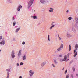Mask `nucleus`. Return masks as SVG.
<instances>
[{"label":"nucleus","mask_w":78,"mask_h":78,"mask_svg":"<svg viewBox=\"0 0 78 78\" xmlns=\"http://www.w3.org/2000/svg\"><path fill=\"white\" fill-rule=\"evenodd\" d=\"M54 23H56L53 22L51 24V25L52 26L49 28L50 30H52V28H53V27L55 26V25H54Z\"/></svg>","instance_id":"7ed1b4c3"},{"label":"nucleus","mask_w":78,"mask_h":78,"mask_svg":"<svg viewBox=\"0 0 78 78\" xmlns=\"http://www.w3.org/2000/svg\"><path fill=\"white\" fill-rule=\"evenodd\" d=\"M66 12H67V13H68V12H69V10H67L66 11Z\"/></svg>","instance_id":"e433bc0d"},{"label":"nucleus","mask_w":78,"mask_h":78,"mask_svg":"<svg viewBox=\"0 0 78 78\" xmlns=\"http://www.w3.org/2000/svg\"><path fill=\"white\" fill-rule=\"evenodd\" d=\"M70 53H68L67 55V56H68V57H69V55H70Z\"/></svg>","instance_id":"c9c22d12"},{"label":"nucleus","mask_w":78,"mask_h":78,"mask_svg":"<svg viewBox=\"0 0 78 78\" xmlns=\"http://www.w3.org/2000/svg\"><path fill=\"white\" fill-rule=\"evenodd\" d=\"M25 42H23L22 43L23 45H25Z\"/></svg>","instance_id":"72a5a7b5"},{"label":"nucleus","mask_w":78,"mask_h":78,"mask_svg":"<svg viewBox=\"0 0 78 78\" xmlns=\"http://www.w3.org/2000/svg\"><path fill=\"white\" fill-rule=\"evenodd\" d=\"M54 62L55 64H57V63H58L57 61H56V60L55 59L54 60Z\"/></svg>","instance_id":"412c9836"},{"label":"nucleus","mask_w":78,"mask_h":78,"mask_svg":"<svg viewBox=\"0 0 78 78\" xmlns=\"http://www.w3.org/2000/svg\"><path fill=\"white\" fill-rule=\"evenodd\" d=\"M58 38H59V40H61V37H59Z\"/></svg>","instance_id":"4c0bfd02"},{"label":"nucleus","mask_w":78,"mask_h":78,"mask_svg":"<svg viewBox=\"0 0 78 78\" xmlns=\"http://www.w3.org/2000/svg\"><path fill=\"white\" fill-rule=\"evenodd\" d=\"M20 78H22V77H21V76H20Z\"/></svg>","instance_id":"09e8293b"},{"label":"nucleus","mask_w":78,"mask_h":78,"mask_svg":"<svg viewBox=\"0 0 78 78\" xmlns=\"http://www.w3.org/2000/svg\"><path fill=\"white\" fill-rule=\"evenodd\" d=\"M31 17L32 18H33V16H32Z\"/></svg>","instance_id":"8fccbe9b"},{"label":"nucleus","mask_w":78,"mask_h":78,"mask_svg":"<svg viewBox=\"0 0 78 78\" xmlns=\"http://www.w3.org/2000/svg\"><path fill=\"white\" fill-rule=\"evenodd\" d=\"M12 19H13V20H14V17H13L12 18Z\"/></svg>","instance_id":"79ce46f5"},{"label":"nucleus","mask_w":78,"mask_h":78,"mask_svg":"<svg viewBox=\"0 0 78 78\" xmlns=\"http://www.w3.org/2000/svg\"><path fill=\"white\" fill-rule=\"evenodd\" d=\"M75 48H76L75 49V50H77V48H78V44L76 45Z\"/></svg>","instance_id":"f8f14e48"},{"label":"nucleus","mask_w":78,"mask_h":78,"mask_svg":"<svg viewBox=\"0 0 78 78\" xmlns=\"http://www.w3.org/2000/svg\"><path fill=\"white\" fill-rule=\"evenodd\" d=\"M76 76H78V74H76Z\"/></svg>","instance_id":"49530a36"},{"label":"nucleus","mask_w":78,"mask_h":78,"mask_svg":"<svg viewBox=\"0 0 78 78\" xmlns=\"http://www.w3.org/2000/svg\"><path fill=\"white\" fill-rule=\"evenodd\" d=\"M46 64V63H45V62H43L41 64V66L42 67H44V66H45V65Z\"/></svg>","instance_id":"6e6552de"},{"label":"nucleus","mask_w":78,"mask_h":78,"mask_svg":"<svg viewBox=\"0 0 78 78\" xmlns=\"http://www.w3.org/2000/svg\"><path fill=\"white\" fill-rule=\"evenodd\" d=\"M50 10H49V12H53L54 9L52 8L51 7L50 8Z\"/></svg>","instance_id":"0eeeda50"},{"label":"nucleus","mask_w":78,"mask_h":78,"mask_svg":"<svg viewBox=\"0 0 78 78\" xmlns=\"http://www.w3.org/2000/svg\"><path fill=\"white\" fill-rule=\"evenodd\" d=\"M40 2L41 3L44 4L46 3L45 0H40Z\"/></svg>","instance_id":"20e7f679"},{"label":"nucleus","mask_w":78,"mask_h":78,"mask_svg":"<svg viewBox=\"0 0 78 78\" xmlns=\"http://www.w3.org/2000/svg\"><path fill=\"white\" fill-rule=\"evenodd\" d=\"M72 31H73V32H75L76 31V30H75V29L74 27H73L72 28Z\"/></svg>","instance_id":"2eb2a0df"},{"label":"nucleus","mask_w":78,"mask_h":78,"mask_svg":"<svg viewBox=\"0 0 78 78\" xmlns=\"http://www.w3.org/2000/svg\"><path fill=\"white\" fill-rule=\"evenodd\" d=\"M5 44V41H2V42H0V44Z\"/></svg>","instance_id":"4468645a"},{"label":"nucleus","mask_w":78,"mask_h":78,"mask_svg":"<svg viewBox=\"0 0 78 78\" xmlns=\"http://www.w3.org/2000/svg\"><path fill=\"white\" fill-rule=\"evenodd\" d=\"M67 36V37H72V35H71L70 34H68Z\"/></svg>","instance_id":"9d476101"},{"label":"nucleus","mask_w":78,"mask_h":78,"mask_svg":"<svg viewBox=\"0 0 78 78\" xmlns=\"http://www.w3.org/2000/svg\"><path fill=\"white\" fill-rule=\"evenodd\" d=\"M63 47H64V45H63V44H61L60 46V48H63Z\"/></svg>","instance_id":"6ab92c4d"},{"label":"nucleus","mask_w":78,"mask_h":78,"mask_svg":"<svg viewBox=\"0 0 78 78\" xmlns=\"http://www.w3.org/2000/svg\"><path fill=\"white\" fill-rule=\"evenodd\" d=\"M76 23L77 24H78V21H77L76 22Z\"/></svg>","instance_id":"a18cd8bd"},{"label":"nucleus","mask_w":78,"mask_h":78,"mask_svg":"<svg viewBox=\"0 0 78 78\" xmlns=\"http://www.w3.org/2000/svg\"><path fill=\"white\" fill-rule=\"evenodd\" d=\"M7 3H12V1L11 0H8Z\"/></svg>","instance_id":"aec40b11"},{"label":"nucleus","mask_w":78,"mask_h":78,"mask_svg":"<svg viewBox=\"0 0 78 78\" xmlns=\"http://www.w3.org/2000/svg\"><path fill=\"white\" fill-rule=\"evenodd\" d=\"M0 51H1V50H0Z\"/></svg>","instance_id":"603ef678"},{"label":"nucleus","mask_w":78,"mask_h":78,"mask_svg":"<svg viewBox=\"0 0 78 78\" xmlns=\"http://www.w3.org/2000/svg\"><path fill=\"white\" fill-rule=\"evenodd\" d=\"M52 66H53V67H55V65L54 64H52Z\"/></svg>","instance_id":"f704fd0d"},{"label":"nucleus","mask_w":78,"mask_h":78,"mask_svg":"<svg viewBox=\"0 0 78 78\" xmlns=\"http://www.w3.org/2000/svg\"><path fill=\"white\" fill-rule=\"evenodd\" d=\"M62 61H67V56L66 55L64 57V58L62 59Z\"/></svg>","instance_id":"39448f33"},{"label":"nucleus","mask_w":78,"mask_h":78,"mask_svg":"<svg viewBox=\"0 0 78 78\" xmlns=\"http://www.w3.org/2000/svg\"><path fill=\"white\" fill-rule=\"evenodd\" d=\"M68 60H69V58L68 59L67 61H68Z\"/></svg>","instance_id":"3c124183"},{"label":"nucleus","mask_w":78,"mask_h":78,"mask_svg":"<svg viewBox=\"0 0 78 78\" xmlns=\"http://www.w3.org/2000/svg\"><path fill=\"white\" fill-rule=\"evenodd\" d=\"M2 36H1L0 37V39H2Z\"/></svg>","instance_id":"58836bf2"},{"label":"nucleus","mask_w":78,"mask_h":78,"mask_svg":"<svg viewBox=\"0 0 78 78\" xmlns=\"http://www.w3.org/2000/svg\"><path fill=\"white\" fill-rule=\"evenodd\" d=\"M78 18H75V20L76 21H78Z\"/></svg>","instance_id":"473e14b6"},{"label":"nucleus","mask_w":78,"mask_h":78,"mask_svg":"<svg viewBox=\"0 0 78 78\" xmlns=\"http://www.w3.org/2000/svg\"><path fill=\"white\" fill-rule=\"evenodd\" d=\"M29 73L30 76H32L34 73V72L32 70H30L29 71Z\"/></svg>","instance_id":"f257e3e1"},{"label":"nucleus","mask_w":78,"mask_h":78,"mask_svg":"<svg viewBox=\"0 0 78 78\" xmlns=\"http://www.w3.org/2000/svg\"><path fill=\"white\" fill-rule=\"evenodd\" d=\"M71 46L70 45H69V51H70L71 50Z\"/></svg>","instance_id":"dca6fc26"},{"label":"nucleus","mask_w":78,"mask_h":78,"mask_svg":"<svg viewBox=\"0 0 78 78\" xmlns=\"http://www.w3.org/2000/svg\"><path fill=\"white\" fill-rule=\"evenodd\" d=\"M72 69L73 72H75V68L73 67Z\"/></svg>","instance_id":"bb28decb"},{"label":"nucleus","mask_w":78,"mask_h":78,"mask_svg":"<svg viewBox=\"0 0 78 78\" xmlns=\"http://www.w3.org/2000/svg\"><path fill=\"white\" fill-rule=\"evenodd\" d=\"M75 52H76V51L75 50H74V53H76Z\"/></svg>","instance_id":"a19ab883"},{"label":"nucleus","mask_w":78,"mask_h":78,"mask_svg":"<svg viewBox=\"0 0 78 78\" xmlns=\"http://www.w3.org/2000/svg\"><path fill=\"white\" fill-rule=\"evenodd\" d=\"M7 72H9V71H10V69H7Z\"/></svg>","instance_id":"c756f323"},{"label":"nucleus","mask_w":78,"mask_h":78,"mask_svg":"<svg viewBox=\"0 0 78 78\" xmlns=\"http://www.w3.org/2000/svg\"><path fill=\"white\" fill-rule=\"evenodd\" d=\"M33 1H34V0H30V1L28 4V6L30 7L32 5V4L33 3Z\"/></svg>","instance_id":"f03ea898"},{"label":"nucleus","mask_w":78,"mask_h":78,"mask_svg":"<svg viewBox=\"0 0 78 78\" xmlns=\"http://www.w3.org/2000/svg\"><path fill=\"white\" fill-rule=\"evenodd\" d=\"M33 19H37V17L36 16H33Z\"/></svg>","instance_id":"b1692460"},{"label":"nucleus","mask_w":78,"mask_h":78,"mask_svg":"<svg viewBox=\"0 0 78 78\" xmlns=\"http://www.w3.org/2000/svg\"><path fill=\"white\" fill-rule=\"evenodd\" d=\"M58 37H59V34H58Z\"/></svg>","instance_id":"c03bdc74"},{"label":"nucleus","mask_w":78,"mask_h":78,"mask_svg":"<svg viewBox=\"0 0 78 78\" xmlns=\"http://www.w3.org/2000/svg\"><path fill=\"white\" fill-rule=\"evenodd\" d=\"M59 57H61L62 56V55H59Z\"/></svg>","instance_id":"37998d69"},{"label":"nucleus","mask_w":78,"mask_h":78,"mask_svg":"<svg viewBox=\"0 0 78 78\" xmlns=\"http://www.w3.org/2000/svg\"><path fill=\"white\" fill-rule=\"evenodd\" d=\"M13 26H15V25H16V22L14 21L13 22Z\"/></svg>","instance_id":"5701e85b"},{"label":"nucleus","mask_w":78,"mask_h":78,"mask_svg":"<svg viewBox=\"0 0 78 78\" xmlns=\"http://www.w3.org/2000/svg\"><path fill=\"white\" fill-rule=\"evenodd\" d=\"M12 58H14L15 57V55H14V51H12Z\"/></svg>","instance_id":"423d86ee"},{"label":"nucleus","mask_w":78,"mask_h":78,"mask_svg":"<svg viewBox=\"0 0 78 78\" xmlns=\"http://www.w3.org/2000/svg\"><path fill=\"white\" fill-rule=\"evenodd\" d=\"M23 60H25V59H26V56L25 55L23 57Z\"/></svg>","instance_id":"a211bd4d"},{"label":"nucleus","mask_w":78,"mask_h":78,"mask_svg":"<svg viewBox=\"0 0 78 78\" xmlns=\"http://www.w3.org/2000/svg\"><path fill=\"white\" fill-rule=\"evenodd\" d=\"M21 55V50L19 51V52L18 54L19 57H20V56Z\"/></svg>","instance_id":"9b49d317"},{"label":"nucleus","mask_w":78,"mask_h":78,"mask_svg":"<svg viewBox=\"0 0 78 78\" xmlns=\"http://www.w3.org/2000/svg\"><path fill=\"white\" fill-rule=\"evenodd\" d=\"M74 53H75V55H74V57H75V56H76L77 55V52H76Z\"/></svg>","instance_id":"393cba45"},{"label":"nucleus","mask_w":78,"mask_h":78,"mask_svg":"<svg viewBox=\"0 0 78 78\" xmlns=\"http://www.w3.org/2000/svg\"><path fill=\"white\" fill-rule=\"evenodd\" d=\"M20 29V28H18L16 30V32H18V31H19Z\"/></svg>","instance_id":"f3484780"},{"label":"nucleus","mask_w":78,"mask_h":78,"mask_svg":"<svg viewBox=\"0 0 78 78\" xmlns=\"http://www.w3.org/2000/svg\"><path fill=\"white\" fill-rule=\"evenodd\" d=\"M64 70V68H63L62 69L63 70Z\"/></svg>","instance_id":"de8ad7c7"},{"label":"nucleus","mask_w":78,"mask_h":78,"mask_svg":"<svg viewBox=\"0 0 78 78\" xmlns=\"http://www.w3.org/2000/svg\"><path fill=\"white\" fill-rule=\"evenodd\" d=\"M71 76L72 78H74L73 75V74H71Z\"/></svg>","instance_id":"c85d7f7f"},{"label":"nucleus","mask_w":78,"mask_h":78,"mask_svg":"<svg viewBox=\"0 0 78 78\" xmlns=\"http://www.w3.org/2000/svg\"><path fill=\"white\" fill-rule=\"evenodd\" d=\"M61 48H60V47L58 48L57 49V50L58 51H61Z\"/></svg>","instance_id":"4be33fe9"},{"label":"nucleus","mask_w":78,"mask_h":78,"mask_svg":"<svg viewBox=\"0 0 78 78\" xmlns=\"http://www.w3.org/2000/svg\"><path fill=\"white\" fill-rule=\"evenodd\" d=\"M17 66H19V63H17Z\"/></svg>","instance_id":"ea45409f"},{"label":"nucleus","mask_w":78,"mask_h":78,"mask_svg":"<svg viewBox=\"0 0 78 78\" xmlns=\"http://www.w3.org/2000/svg\"><path fill=\"white\" fill-rule=\"evenodd\" d=\"M68 20H72V17H69Z\"/></svg>","instance_id":"a878e982"},{"label":"nucleus","mask_w":78,"mask_h":78,"mask_svg":"<svg viewBox=\"0 0 78 78\" xmlns=\"http://www.w3.org/2000/svg\"><path fill=\"white\" fill-rule=\"evenodd\" d=\"M69 75H67L66 78H69Z\"/></svg>","instance_id":"cd10ccee"},{"label":"nucleus","mask_w":78,"mask_h":78,"mask_svg":"<svg viewBox=\"0 0 78 78\" xmlns=\"http://www.w3.org/2000/svg\"><path fill=\"white\" fill-rule=\"evenodd\" d=\"M23 63L22 62H21L20 63V65H21V66L23 65Z\"/></svg>","instance_id":"2f4dec72"},{"label":"nucleus","mask_w":78,"mask_h":78,"mask_svg":"<svg viewBox=\"0 0 78 78\" xmlns=\"http://www.w3.org/2000/svg\"><path fill=\"white\" fill-rule=\"evenodd\" d=\"M67 72V70L66 69L65 71V74H66Z\"/></svg>","instance_id":"7c9ffc66"},{"label":"nucleus","mask_w":78,"mask_h":78,"mask_svg":"<svg viewBox=\"0 0 78 78\" xmlns=\"http://www.w3.org/2000/svg\"><path fill=\"white\" fill-rule=\"evenodd\" d=\"M22 6L20 5V6H19L17 8V10L18 11H20V8H22Z\"/></svg>","instance_id":"1a4fd4ad"},{"label":"nucleus","mask_w":78,"mask_h":78,"mask_svg":"<svg viewBox=\"0 0 78 78\" xmlns=\"http://www.w3.org/2000/svg\"><path fill=\"white\" fill-rule=\"evenodd\" d=\"M48 40L50 41V35H48Z\"/></svg>","instance_id":"ddd939ff"}]
</instances>
